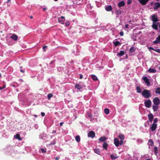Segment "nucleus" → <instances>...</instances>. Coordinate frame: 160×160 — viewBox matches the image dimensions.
<instances>
[{"label":"nucleus","instance_id":"nucleus-1","mask_svg":"<svg viewBox=\"0 0 160 160\" xmlns=\"http://www.w3.org/2000/svg\"><path fill=\"white\" fill-rule=\"evenodd\" d=\"M142 95L145 98H148L151 97L150 91L146 89H144L142 92Z\"/></svg>","mask_w":160,"mask_h":160},{"label":"nucleus","instance_id":"nucleus-2","mask_svg":"<svg viewBox=\"0 0 160 160\" xmlns=\"http://www.w3.org/2000/svg\"><path fill=\"white\" fill-rule=\"evenodd\" d=\"M151 102L149 99L145 101L144 102L145 106L148 108H149L151 106Z\"/></svg>","mask_w":160,"mask_h":160},{"label":"nucleus","instance_id":"nucleus-3","mask_svg":"<svg viewBox=\"0 0 160 160\" xmlns=\"http://www.w3.org/2000/svg\"><path fill=\"white\" fill-rule=\"evenodd\" d=\"M153 103L155 105H158L160 103V100L158 97H156L153 100Z\"/></svg>","mask_w":160,"mask_h":160},{"label":"nucleus","instance_id":"nucleus-4","mask_svg":"<svg viewBox=\"0 0 160 160\" xmlns=\"http://www.w3.org/2000/svg\"><path fill=\"white\" fill-rule=\"evenodd\" d=\"M88 136L89 137L93 138L95 136V133L93 131H91L88 133Z\"/></svg>","mask_w":160,"mask_h":160},{"label":"nucleus","instance_id":"nucleus-5","mask_svg":"<svg viewBox=\"0 0 160 160\" xmlns=\"http://www.w3.org/2000/svg\"><path fill=\"white\" fill-rule=\"evenodd\" d=\"M160 8V3L158 2H155L153 5V9L154 10H156Z\"/></svg>","mask_w":160,"mask_h":160},{"label":"nucleus","instance_id":"nucleus-6","mask_svg":"<svg viewBox=\"0 0 160 160\" xmlns=\"http://www.w3.org/2000/svg\"><path fill=\"white\" fill-rule=\"evenodd\" d=\"M158 23L157 22H153V24L152 25V28L156 30H158Z\"/></svg>","mask_w":160,"mask_h":160},{"label":"nucleus","instance_id":"nucleus-7","mask_svg":"<svg viewBox=\"0 0 160 160\" xmlns=\"http://www.w3.org/2000/svg\"><path fill=\"white\" fill-rule=\"evenodd\" d=\"M114 144L117 147L119 145V141L118 139L117 138H115L114 140Z\"/></svg>","mask_w":160,"mask_h":160},{"label":"nucleus","instance_id":"nucleus-8","mask_svg":"<svg viewBox=\"0 0 160 160\" xmlns=\"http://www.w3.org/2000/svg\"><path fill=\"white\" fill-rule=\"evenodd\" d=\"M152 20L153 21V22H157V21H158V18L155 15H152Z\"/></svg>","mask_w":160,"mask_h":160},{"label":"nucleus","instance_id":"nucleus-9","mask_svg":"<svg viewBox=\"0 0 160 160\" xmlns=\"http://www.w3.org/2000/svg\"><path fill=\"white\" fill-rule=\"evenodd\" d=\"M143 80L147 84L148 86H149L150 84V82H149L148 79L146 77H145L143 78Z\"/></svg>","mask_w":160,"mask_h":160},{"label":"nucleus","instance_id":"nucleus-10","mask_svg":"<svg viewBox=\"0 0 160 160\" xmlns=\"http://www.w3.org/2000/svg\"><path fill=\"white\" fill-rule=\"evenodd\" d=\"M149 0H139V2L143 5H144Z\"/></svg>","mask_w":160,"mask_h":160},{"label":"nucleus","instance_id":"nucleus-11","mask_svg":"<svg viewBox=\"0 0 160 160\" xmlns=\"http://www.w3.org/2000/svg\"><path fill=\"white\" fill-rule=\"evenodd\" d=\"M105 10L107 11H110L112 10V8L111 5L106 6L105 7Z\"/></svg>","mask_w":160,"mask_h":160},{"label":"nucleus","instance_id":"nucleus-12","mask_svg":"<svg viewBox=\"0 0 160 160\" xmlns=\"http://www.w3.org/2000/svg\"><path fill=\"white\" fill-rule=\"evenodd\" d=\"M160 35L156 38V40L153 42V43L154 44H157L160 42Z\"/></svg>","mask_w":160,"mask_h":160},{"label":"nucleus","instance_id":"nucleus-13","mask_svg":"<svg viewBox=\"0 0 160 160\" xmlns=\"http://www.w3.org/2000/svg\"><path fill=\"white\" fill-rule=\"evenodd\" d=\"M148 71L151 73H155L156 72V70L155 68H150Z\"/></svg>","mask_w":160,"mask_h":160},{"label":"nucleus","instance_id":"nucleus-14","mask_svg":"<svg viewBox=\"0 0 160 160\" xmlns=\"http://www.w3.org/2000/svg\"><path fill=\"white\" fill-rule=\"evenodd\" d=\"M148 117L149 120V121L150 122H152V121L153 119V116L152 114L151 113L149 114L148 115Z\"/></svg>","mask_w":160,"mask_h":160},{"label":"nucleus","instance_id":"nucleus-15","mask_svg":"<svg viewBox=\"0 0 160 160\" xmlns=\"http://www.w3.org/2000/svg\"><path fill=\"white\" fill-rule=\"evenodd\" d=\"M10 37L12 39L15 41L17 40L18 38V36L14 34H13Z\"/></svg>","mask_w":160,"mask_h":160},{"label":"nucleus","instance_id":"nucleus-16","mask_svg":"<svg viewBox=\"0 0 160 160\" xmlns=\"http://www.w3.org/2000/svg\"><path fill=\"white\" fill-rule=\"evenodd\" d=\"M15 138L18 139L19 140H22V139L20 138V134H17L16 135L14 136Z\"/></svg>","mask_w":160,"mask_h":160},{"label":"nucleus","instance_id":"nucleus-17","mask_svg":"<svg viewBox=\"0 0 160 160\" xmlns=\"http://www.w3.org/2000/svg\"><path fill=\"white\" fill-rule=\"evenodd\" d=\"M157 127V124L155 123H153L152 125L151 129V130H155Z\"/></svg>","mask_w":160,"mask_h":160},{"label":"nucleus","instance_id":"nucleus-18","mask_svg":"<svg viewBox=\"0 0 160 160\" xmlns=\"http://www.w3.org/2000/svg\"><path fill=\"white\" fill-rule=\"evenodd\" d=\"M124 5L125 2L123 1L120 2L118 4V6L119 7L123 6Z\"/></svg>","mask_w":160,"mask_h":160},{"label":"nucleus","instance_id":"nucleus-19","mask_svg":"<svg viewBox=\"0 0 160 160\" xmlns=\"http://www.w3.org/2000/svg\"><path fill=\"white\" fill-rule=\"evenodd\" d=\"M106 138L105 137H101L99 139V140L100 142H103L106 140Z\"/></svg>","mask_w":160,"mask_h":160},{"label":"nucleus","instance_id":"nucleus-20","mask_svg":"<svg viewBox=\"0 0 160 160\" xmlns=\"http://www.w3.org/2000/svg\"><path fill=\"white\" fill-rule=\"evenodd\" d=\"M111 158L112 159L115 160L118 157L116 155H113V154H111L110 155Z\"/></svg>","mask_w":160,"mask_h":160},{"label":"nucleus","instance_id":"nucleus-21","mask_svg":"<svg viewBox=\"0 0 160 160\" xmlns=\"http://www.w3.org/2000/svg\"><path fill=\"white\" fill-rule=\"evenodd\" d=\"M94 151L95 153L98 155H100V151L99 150V149L98 148L94 149Z\"/></svg>","mask_w":160,"mask_h":160},{"label":"nucleus","instance_id":"nucleus-22","mask_svg":"<svg viewBox=\"0 0 160 160\" xmlns=\"http://www.w3.org/2000/svg\"><path fill=\"white\" fill-rule=\"evenodd\" d=\"M75 87V88L77 89L80 90L82 89V87L78 84H76Z\"/></svg>","mask_w":160,"mask_h":160},{"label":"nucleus","instance_id":"nucleus-23","mask_svg":"<svg viewBox=\"0 0 160 160\" xmlns=\"http://www.w3.org/2000/svg\"><path fill=\"white\" fill-rule=\"evenodd\" d=\"M152 108L154 111H157L158 109V105H153Z\"/></svg>","mask_w":160,"mask_h":160},{"label":"nucleus","instance_id":"nucleus-24","mask_svg":"<svg viewBox=\"0 0 160 160\" xmlns=\"http://www.w3.org/2000/svg\"><path fill=\"white\" fill-rule=\"evenodd\" d=\"M108 146V144L107 142H104L103 145V148L107 150V147Z\"/></svg>","mask_w":160,"mask_h":160},{"label":"nucleus","instance_id":"nucleus-25","mask_svg":"<svg viewBox=\"0 0 160 160\" xmlns=\"http://www.w3.org/2000/svg\"><path fill=\"white\" fill-rule=\"evenodd\" d=\"M155 93L160 95V88H158L155 89Z\"/></svg>","mask_w":160,"mask_h":160},{"label":"nucleus","instance_id":"nucleus-26","mask_svg":"<svg viewBox=\"0 0 160 160\" xmlns=\"http://www.w3.org/2000/svg\"><path fill=\"white\" fill-rule=\"evenodd\" d=\"M118 137L121 140H123L124 139V135L122 134H120L118 135Z\"/></svg>","mask_w":160,"mask_h":160},{"label":"nucleus","instance_id":"nucleus-27","mask_svg":"<svg viewBox=\"0 0 160 160\" xmlns=\"http://www.w3.org/2000/svg\"><path fill=\"white\" fill-rule=\"evenodd\" d=\"M75 139L78 142H79L80 141V137L79 135H77L75 138Z\"/></svg>","mask_w":160,"mask_h":160},{"label":"nucleus","instance_id":"nucleus-28","mask_svg":"<svg viewBox=\"0 0 160 160\" xmlns=\"http://www.w3.org/2000/svg\"><path fill=\"white\" fill-rule=\"evenodd\" d=\"M124 52L123 51H121L120 52L118 53L117 55L118 56H122L123 55H124Z\"/></svg>","mask_w":160,"mask_h":160},{"label":"nucleus","instance_id":"nucleus-29","mask_svg":"<svg viewBox=\"0 0 160 160\" xmlns=\"http://www.w3.org/2000/svg\"><path fill=\"white\" fill-rule=\"evenodd\" d=\"M135 51V48L133 47H132L129 49V52L131 53L134 52Z\"/></svg>","mask_w":160,"mask_h":160},{"label":"nucleus","instance_id":"nucleus-30","mask_svg":"<svg viewBox=\"0 0 160 160\" xmlns=\"http://www.w3.org/2000/svg\"><path fill=\"white\" fill-rule=\"evenodd\" d=\"M136 90L137 92L140 93L141 92V89L139 86H138L136 87Z\"/></svg>","mask_w":160,"mask_h":160},{"label":"nucleus","instance_id":"nucleus-31","mask_svg":"<svg viewBox=\"0 0 160 160\" xmlns=\"http://www.w3.org/2000/svg\"><path fill=\"white\" fill-rule=\"evenodd\" d=\"M115 13L117 15H118L121 14V11L120 10H117L116 11Z\"/></svg>","mask_w":160,"mask_h":160},{"label":"nucleus","instance_id":"nucleus-32","mask_svg":"<svg viewBox=\"0 0 160 160\" xmlns=\"http://www.w3.org/2000/svg\"><path fill=\"white\" fill-rule=\"evenodd\" d=\"M114 44L115 46L121 45V43L118 41L114 42Z\"/></svg>","mask_w":160,"mask_h":160},{"label":"nucleus","instance_id":"nucleus-33","mask_svg":"<svg viewBox=\"0 0 160 160\" xmlns=\"http://www.w3.org/2000/svg\"><path fill=\"white\" fill-rule=\"evenodd\" d=\"M148 142V144L150 146H152L153 145V142L152 139H149Z\"/></svg>","mask_w":160,"mask_h":160},{"label":"nucleus","instance_id":"nucleus-34","mask_svg":"<svg viewBox=\"0 0 160 160\" xmlns=\"http://www.w3.org/2000/svg\"><path fill=\"white\" fill-rule=\"evenodd\" d=\"M154 153L156 155L158 153V148L156 147H155L154 148Z\"/></svg>","mask_w":160,"mask_h":160},{"label":"nucleus","instance_id":"nucleus-35","mask_svg":"<svg viewBox=\"0 0 160 160\" xmlns=\"http://www.w3.org/2000/svg\"><path fill=\"white\" fill-rule=\"evenodd\" d=\"M65 20H61L60 18H58V21L61 24H63Z\"/></svg>","mask_w":160,"mask_h":160},{"label":"nucleus","instance_id":"nucleus-36","mask_svg":"<svg viewBox=\"0 0 160 160\" xmlns=\"http://www.w3.org/2000/svg\"><path fill=\"white\" fill-rule=\"evenodd\" d=\"M104 111L105 113L107 114H108L109 113V111L108 109V108H105L104 109Z\"/></svg>","mask_w":160,"mask_h":160},{"label":"nucleus","instance_id":"nucleus-37","mask_svg":"<svg viewBox=\"0 0 160 160\" xmlns=\"http://www.w3.org/2000/svg\"><path fill=\"white\" fill-rule=\"evenodd\" d=\"M92 79L96 81L98 79V78H97V77L94 75H92Z\"/></svg>","mask_w":160,"mask_h":160},{"label":"nucleus","instance_id":"nucleus-38","mask_svg":"<svg viewBox=\"0 0 160 160\" xmlns=\"http://www.w3.org/2000/svg\"><path fill=\"white\" fill-rule=\"evenodd\" d=\"M53 96L52 94H49L48 95V98L49 100H50V98Z\"/></svg>","mask_w":160,"mask_h":160},{"label":"nucleus","instance_id":"nucleus-39","mask_svg":"<svg viewBox=\"0 0 160 160\" xmlns=\"http://www.w3.org/2000/svg\"><path fill=\"white\" fill-rule=\"evenodd\" d=\"M41 150L43 153H45L46 152V149L41 148Z\"/></svg>","mask_w":160,"mask_h":160},{"label":"nucleus","instance_id":"nucleus-40","mask_svg":"<svg viewBox=\"0 0 160 160\" xmlns=\"http://www.w3.org/2000/svg\"><path fill=\"white\" fill-rule=\"evenodd\" d=\"M65 24L66 26H68L69 25L70 22L69 21H67L65 22Z\"/></svg>","mask_w":160,"mask_h":160},{"label":"nucleus","instance_id":"nucleus-41","mask_svg":"<svg viewBox=\"0 0 160 160\" xmlns=\"http://www.w3.org/2000/svg\"><path fill=\"white\" fill-rule=\"evenodd\" d=\"M158 119L157 118H155L154 119L153 123H155L156 124V123L158 122Z\"/></svg>","mask_w":160,"mask_h":160},{"label":"nucleus","instance_id":"nucleus-42","mask_svg":"<svg viewBox=\"0 0 160 160\" xmlns=\"http://www.w3.org/2000/svg\"><path fill=\"white\" fill-rule=\"evenodd\" d=\"M154 51H156V52L160 53V49H155V50H154Z\"/></svg>","mask_w":160,"mask_h":160},{"label":"nucleus","instance_id":"nucleus-43","mask_svg":"<svg viewBox=\"0 0 160 160\" xmlns=\"http://www.w3.org/2000/svg\"><path fill=\"white\" fill-rule=\"evenodd\" d=\"M88 117L90 118H91L92 117V115L90 113H88Z\"/></svg>","mask_w":160,"mask_h":160},{"label":"nucleus","instance_id":"nucleus-44","mask_svg":"<svg viewBox=\"0 0 160 160\" xmlns=\"http://www.w3.org/2000/svg\"><path fill=\"white\" fill-rule=\"evenodd\" d=\"M123 140H121L119 142V144L120 145H122V144L123 143Z\"/></svg>","mask_w":160,"mask_h":160},{"label":"nucleus","instance_id":"nucleus-45","mask_svg":"<svg viewBox=\"0 0 160 160\" xmlns=\"http://www.w3.org/2000/svg\"><path fill=\"white\" fill-rule=\"evenodd\" d=\"M119 34L121 36H122L123 35L124 33L122 31H121L120 32Z\"/></svg>","mask_w":160,"mask_h":160},{"label":"nucleus","instance_id":"nucleus-46","mask_svg":"<svg viewBox=\"0 0 160 160\" xmlns=\"http://www.w3.org/2000/svg\"><path fill=\"white\" fill-rule=\"evenodd\" d=\"M148 49H149V50H152L154 51V50H155V49L153 48H152L151 47H148Z\"/></svg>","mask_w":160,"mask_h":160},{"label":"nucleus","instance_id":"nucleus-47","mask_svg":"<svg viewBox=\"0 0 160 160\" xmlns=\"http://www.w3.org/2000/svg\"><path fill=\"white\" fill-rule=\"evenodd\" d=\"M60 18V19H62L63 20H65V18H64V17H63V16H61Z\"/></svg>","mask_w":160,"mask_h":160},{"label":"nucleus","instance_id":"nucleus-48","mask_svg":"<svg viewBox=\"0 0 160 160\" xmlns=\"http://www.w3.org/2000/svg\"><path fill=\"white\" fill-rule=\"evenodd\" d=\"M41 115L43 117L45 115V114L43 112H42L41 113Z\"/></svg>","mask_w":160,"mask_h":160},{"label":"nucleus","instance_id":"nucleus-49","mask_svg":"<svg viewBox=\"0 0 160 160\" xmlns=\"http://www.w3.org/2000/svg\"><path fill=\"white\" fill-rule=\"evenodd\" d=\"M125 27L126 28H128V24H127L125 26Z\"/></svg>","mask_w":160,"mask_h":160},{"label":"nucleus","instance_id":"nucleus-50","mask_svg":"<svg viewBox=\"0 0 160 160\" xmlns=\"http://www.w3.org/2000/svg\"><path fill=\"white\" fill-rule=\"evenodd\" d=\"M63 124V122H61L60 123V125L61 126H62V124Z\"/></svg>","mask_w":160,"mask_h":160},{"label":"nucleus","instance_id":"nucleus-51","mask_svg":"<svg viewBox=\"0 0 160 160\" xmlns=\"http://www.w3.org/2000/svg\"><path fill=\"white\" fill-rule=\"evenodd\" d=\"M47 48V46H45L43 47V49H44Z\"/></svg>","mask_w":160,"mask_h":160},{"label":"nucleus","instance_id":"nucleus-52","mask_svg":"<svg viewBox=\"0 0 160 160\" xmlns=\"http://www.w3.org/2000/svg\"><path fill=\"white\" fill-rule=\"evenodd\" d=\"M82 75H81L80 76V78L82 79Z\"/></svg>","mask_w":160,"mask_h":160},{"label":"nucleus","instance_id":"nucleus-53","mask_svg":"<svg viewBox=\"0 0 160 160\" xmlns=\"http://www.w3.org/2000/svg\"><path fill=\"white\" fill-rule=\"evenodd\" d=\"M55 160H59V158L58 157H56L55 158Z\"/></svg>","mask_w":160,"mask_h":160},{"label":"nucleus","instance_id":"nucleus-54","mask_svg":"<svg viewBox=\"0 0 160 160\" xmlns=\"http://www.w3.org/2000/svg\"><path fill=\"white\" fill-rule=\"evenodd\" d=\"M20 71H21L22 72H24V71H23V70H21Z\"/></svg>","mask_w":160,"mask_h":160},{"label":"nucleus","instance_id":"nucleus-55","mask_svg":"<svg viewBox=\"0 0 160 160\" xmlns=\"http://www.w3.org/2000/svg\"><path fill=\"white\" fill-rule=\"evenodd\" d=\"M56 132L55 131H53V132H52V133H56Z\"/></svg>","mask_w":160,"mask_h":160},{"label":"nucleus","instance_id":"nucleus-56","mask_svg":"<svg viewBox=\"0 0 160 160\" xmlns=\"http://www.w3.org/2000/svg\"><path fill=\"white\" fill-rule=\"evenodd\" d=\"M33 116L34 117H37V116L36 115H34Z\"/></svg>","mask_w":160,"mask_h":160},{"label":"nucleus","instance_id":"nucleus-57","mask_svg":"<svg viewBox=\"0 0 160 160\" xmlns=\"http://www.w3.org/2000/svg\"><path fill=\"white\" fill-rule=\"evenodd\" d=\"M55 144V143H51V144L54 145V144Z\"/></svg>","mask_w":160,"mask_h":160},{"label":"nucleus","instance_id":"nucleus-58","mask_svg":"<svg viewBox=\"0 0 160 160\" xmlns=\"http://www.w3.org/2000/svg\"><path fill=\"white\" fill-rule=\"evenodd\" d=\"M4 88V87H3V88H2L0 87V90H1V89H2Z\"/></svg>","mask_w":160,"mask_h":160},{"label":"nucleus","instance_id":"nucleus-59","mask_svg":"<svg viewBox=\"0 0 160 160\" xmlns=\"http://www.w3.org/2000/svg\"><path fill=\"white\" fill-rule=\"evenodd\" d=\"M46 8H43V11H45L46 10Z\"/></svg>","mask_w":160,"mask_h":160},{"label":"nucleus","instance_id":"nucleus-60","mask_svg":"<svg viewBox=\"0 0 160 160\" xmlns=\"http://www.w3.org/2000/svg\"><path fill=\"white\" fill-rule=\"evenodd\" d=\"M30 18L32 19V18L33 17H32V16H31L30 17Z\"/></svg>","mask_w":160,"mask_h":160},{"label":"nucleus","instance_id":"nucleus-61","mask_svg":"<svg viewBox=\"0 0 160 160\" xmlns=\"http://www.w3.org/2000/svg\"><path fill=\"white\" fill-rule=\"evenodd\" d=\"M10 0H8L7 2H10Z\"/></svg>","mask_w":160,"mask_h":160},{"label":"nucleus","instance_id":"nucleus-62","mask_svg":"<svg viewBox=\"0 0 160 160\" xmlns=\"http://www.w3.org/2000/svg\"><path fill=\"white\" fill-rule=\"evenodd\" d=\"M146 160H150V159H147Z\"/></svg>","mask_w":160,"mask_h":160},{"label":"nucleus","instance_id":"nucleus-63","mask_svg":"<svg viewBox=\"0 0 160 160\" xmlns=\"http://www.w3.org/2000/svg\"><path fill=\"white\" fill-rule=\"evenodd\" d=\"M159 0H156L157 1H158Z\"/></svg>","mask_w":160,"mask_h":160},{"label":"nucleus","instance_id":"nucleus-64","mask_svg":"<svg viewBox=\"0 0 160 160\" xmlns=\"http://www.w3.org/2000/svg\"><path fill=\"white\" fill-rule=\"evenodd\" d=\"M159 69L160 70V67H159Z\"/></svg>","mask_w":160,"mask_h":160}]
</instances>
